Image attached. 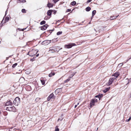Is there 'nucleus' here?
Returning a JSON list of instances; mask_svg holds the SVG:
<instances>
[{
  "label": "nucleus",
  "instance_id": "nucleus-25",
  "mask_svg": "<svg viewBox=\"0 0 131 131\" xmlns=\"http://www.w3.org/2000/svg\"><path fill=\"white\" fill-rule=\"evenodd\" d=\"M46 21L45 20H43L40 23V24L41 25H42L45 24Z\"/></svg>",
  "mask_w": 131,
  "mask_h": 131
},
{
  "label": "nucleus",
  "instance_id": "nucleus-37",
  "mask_svg": "<svg viewBox=\"0 0 131 131\" xmlns=\"http://www.w3.org/2000/svg\"><path fill=\"white\" fill-rule=\"evenodd\" d=\"M7 11H8V10H7V9L6 10V11L5 12V16H6V14H7Z\"/></svg>",
  "mask_w": 131,
  "mask_h": 131
},
{
  "label": "nucleus",
  "instance_id": "nucleus-24",
  "mask_svg": "<svg viewBox=\"0 0 131 131\" xmlns=\"http://www.w3.org/2000/svg\"><path fill=\"white\" fill-rule=\"evenodd\" d=\"M117 16H111L110 17V19H111V20H113V19H115L116 18Z\"/></svg>",
  "mask_w": 131,
  "mask_h": 131
},
{
  "label": "nucleus",
  "instance_id": "nucleus-31",
  "mask_svg": "<svg viewBox=\"0 0 131 131\" xmlns=\"http://www.w3.org/2000/svg\"><path fill=\"white\" fill-rule=\"evenodd\" d=\"M131 119V116H130V117H129V119H126V122H128Z\"/></svg>",
  "mask_w": 131,
  "mask_h": 131
},
{
  "label": "nucleus",
  "instance_id": "nucleus-12",
  "mask_svg": "<svg viewBox=\"0 0 131 131\" xmlns=\"http://www.w3.org/2000/svg\"><path fill=\"white\" fill-rule=\"evenodd\" d=\"M119 74L118 73H115L113 75V76H114V78H115V80H116V78H117L118 77L119 75Z\"/></svg>",
  "mask_w": 131,
  "mask_h": 131
},
{
  "label": "nucleus",
  "instance_id": "nucleus-17",
  "mask_svg": "<svg viewBox=\"0 0 131 131\" xmlns=\"http://www.w3.org/2000/svg\"><path fill=\"white\" fill-rule=\"evenodd\" d=\"M9 20V17L8 16H7L5 18V21L4 22V23H5L6 22H7Z\"/></svg>",
  "mask_w": 131,
  "mask_h": 131
},
{
  "label": "nucleus",
  "instance_id": "nucleus-51",
  "mask_svg": "<svg viewBox=\"0 0 131 131\" xmlns=\"http://www.w3.org/2000/svg\"><path fill=\"white\" fill-rule=\"evenodd\" d=\"M3 20L2 21V22L1 23V24H2L3 22Z\"/></svg>",
  "mask_w": 131,
  "mask_h": 131
},
{
  "label": "nucleus",
  "instance_id": "nucleus-4",
  "mask_svg": "<svg viewBox=\"0 0 131 131\" xmlns=\"http://www.w3.org/2000/svg\"><path fill=\"white\" fill-rule=\"evenodd\" d=\"M116 81V80H115V78H114V77L111 78L109 80L108 85H110L112 83H113L114 82H115Z\"/></svg>",
  "mask_w": 131,
  "mask_h": 131
},
{
  "label": "nucleus",
  "instance_id": "nucleus-6",
  "mask_svg": "<svg viewBox=\"0 0 131 131\" xmlns=\"http://www.w3.org/2000/svg\"><path fill=\"white\" fill-rule=\"evenodd\" d=\"M55 97V96L53 94H51L48 97L47 101H49L51 99H54Z\"/></svg>",
  "mask_w": 131,
  "mask_h": 131
},
{
  "label": "nucleus",
  "instance_id": "nucleus-16",
  "mask_svg": "<svg viewBox=\"0 0 131 131\" xmlns=\"http://www.w3.org/2000/svg\"><path fill=\"white\" fill-rule=\"evenodd\" d=\"M54 75H55L54 73L52 72L49 74L48 76L49 77H51L52 76Z\"/></svg>",
  "mask_w": 131,
  "mask_h": 131
},
{
  "label": "nucleus",
  "instance_id": "nucleus-27",
  "mask_svg": "<svg viewBox=\"0 0 131 131\" xmlns=\"http://www.w3.org/2000/svg\"><path fill=\"white\" fill-rule=\"evenodd\" d=\"M99 99L100 100L101 98L103 96V94H99Z\"/></svg>",
  "mask_w": 131,
  "mask_h": 131
},
{
  "label": "nucleus",
  "instance_id": "nucleus-50",
  "mask_svg": "<svg viewBox=\"0 0 131 131\" xmlns=\"http://www.w3.org/2000/svg\"><path fill=\"white\" fill-rule=\"evenodd\" d=\"M79 103H78L77 104V105H79Z\"/></svg>",
  "mask_w": 131,
  "mask_h": 131
},
{
  "label": "nucleus",
  "instance_id": "nucleus-34",
  "mask_svg": "<svg viewBox=\"0 0 131 131\" xmlns=\"http://www.w3.org/2000/svg\"><path fill=\"white\" fill-rule=\"evenodd\" d=\"M55 131H59V129L57 128V127H56Z\"/></svg>",
  "mask_w": 131,
  "mask_h": 131
},
{
  "label": "nucleus",
  "instance_id": "nucleus-52",
  "mask_svg": "<svg viewBox=\"0 0 131 131\" xmlns=\"http://www.w3.org/2000/svg\"><path fill=\"white\" fill-rule=\"evenodd\" d=\"M26 73L27 74H29V73H28V72H27V73Z\"/></svg>",
  "mask_w": 131,
  "mask_h": 131
},
{
  "label": "nucleus",
  "instance_id": "nucleus-39",
  "mask_svg": "<svg viewBox=\"0 0 131 131\" xmlns=\"http://www.w3.org/2000/svg\"><path fill=\"white\" fill-rule=\"evenodd\" d=\"M71 11V9H67V12H70Z\"/></svg>",
  "mask_w": 131,
  "mask_h": 131
},
{
  "label": "nucleus",
  "instance_id": "nucleus-36",
  "mask_svg": "<svg viewBox=\"0 0 131 131\" xmlns=\"http://www.w3.org/2000/svg\"><path fill=\"white\" fill-rule=\"evenodd\" d=\"M123 65V64L122 63H121L118 64V67H121Z\"/></svg>",
  "mask_w": 131,
  "mask_h": 131
},
{
  "label": "nucleus",
  "instance_id": "nucleus-45",
  "mask_svg": "<svg viewBox=\"0 0 131 131\" xmlns=\"http://www.w3.org/2000/svg\"><path fill=\"white\" fill-rule=\"evenodd\" d=\"M77 105H75V106H74V108H75L76 107H77Z\"/></svg>",
  "mask_w": 131,
  "mask_h": 131
},
{
  "label": "nucleus",
  "instance_id": "nucleus-21",
  "mask_svg": "<svg viewBox=\"0 0 131 131\" xmlns=\"http://www.w3.org/2000/svg\"><path fill=\"white\" fill-rule=\"evenodd\" d=\"M62 116L63 115L62 114L61 116H60V118L58 119V121H62V120L63 119V118L62 117Z\"/></svg>",
  "mask_w": 131,
  "mask_h": 131
},
{
  "label": "nucleus",
  "instance_id": "nucleus-41",
  "mask_svg": "<svg viewBox=\"0 0 131 131\" xmlns=\"http://www.w3.org/2000/svg\"><path fill=\"white\" fill-rule=\"evenodd\" d=\"M74 75V74H72V75L71 76H70V77H69V78H70H70H72V77H73V76Z\"/></svg>",
  "mask_w": 131,
  "mask_h": 131
},
{
  "label": "nucleus",
  "instance_id": "nucleus-48",
  "mask_svg": "<svg viewBox=\"0 0 131 131\" xmlns=\"http://www.w3.org/2000/svg\"><path fill=\"white\" fill-rule=\"evenodd\" d=\"M39 54H37V55H36V56H37V57H38V56H39Z\"/></svg>",
  "mask_w": 131,
  "mask_h": 131
},
{
  "label": "nucleus",
  "instance_id": "nucleus-32",
  "mask_svg": "<svg viewBox=\"0 0 131 131\" xmlns=\"http://www.w3.org/2000/svg\"><path fill=\"white\" fill-rule=\"evenodd\" d=\"M21 11L23 13H25L26 12L25 9H22Z\"/></svg>",
  "mask_w": 131,
  "mask_h": 131
},
{
  "label": "nucleus",
  "instance_id": "nucleus-20",
  "mask_svg": "<svg viewBox=\"0 0 131 131\" xmlns=\"http://www.w3.org/2000/svg\"><path fill=\"white\" fill-rule=\"evenodd\" d=\"M91 8L89 7H86L85 8V10L86 11L89 12Z\"/></svg>",
  "mask_w": 131,
  "mask_h": 131
},
{
  "label": "nucleus",
  "instance_id": "nucleus-14",
  "mask_svg": "<svg viewBox=\"0 0 131 131\" xmlns=\"http://www.w3.org/2000/svg\"><path fill=\"white\" fill-rule=\"evenodd\" d=\"M12 103H11L10 101H8L6 103V106L11 105Z\"/></svg>",
  "mask_w": 131,
  "mask_h": 131
},
{
  "label": "nucleus",
  "instance_id": "nucleus-47",
  "mask_svg": "<svg viewBox=\"0 0 131 131\" xmlns=\"http://www.w3.org/2000/svg\"><path fill=\"white\" fill-rule=\"evenodd\" d=\"M60 21H61V20H58V22H60Z\"/></svg>",
  "mask_w": 131,
  "mask_h": 131
},
{
  "label": "nucleus",
  "instance_id": "nucleus-9",
  "mask_svg": "<svg viewBox=\"0 0 131 131\" xmlns=\"http://www.w3.org/2000/svg\"><path fill=\"white\" fill-rule=\"evenodd\" d=\"M48 26V25L46 24V25L41 26V29L42 30H45L47 28Z\"/></svg>",
  "mask_w": 131,
  "mask_h": 131
},
{
  "label": "nucleus",
  "instance_id": "nucleus-5",
  "mask_svg": "<svg viewBox=\"0 0 131 131\" xmlns=\"http://www.w3.org/2000/svg\"><path fill=\"white\" fill-rule=\"evenodd\" d=\"M59 48L58 46H56V48L55 50H53L51 51H49V53H54L56 52H58L61 49H62V48H60V49H59L58 50H57V49L58 48Z\"/></svg>",
  "mask_w": 131,
  "mask_h": 131
},
{
  "label": "nucleus",
  "instance_id": "nucleus-18",
  "mask_svg": "<svg viewBox=\"0 0 131 131\" xmlns=\"http://www.w3.org/2000/svg\"><path fill=\"white\" fill-rule=\"evenodd\" d=\"M26 2L25 0H18L17 1V2L19 3L20 2H22V3H24Z\"/></svg>",
  "mask_w": 131,
  "mask_h": 131
},
{
  "label": "nucleus",
  "instance_id": "nucleus-40",
  "mask_svg": "<svg viewBox=\"0 0 131 131\" xmlns=\"http://www.w3.org/2000/svg\"><path fill=\"white\" fill-rule=\"evenodd\" d=\"M34 58H33L32 59H30V61H34Z\"/></svg>",
  "mask_w": 131,
  "mask_h": 131
},
{
  "label": "nucleus",
  "instance_id": "nucleus-49",
  "mask_svg": "<svg viewBox=\"0 0 131 131\" xmlns=\"http://www.w3.org/2000/svg\"><path fill=\"white\" fill-rule=\"evenodd\" d=\"M131 58H130L128 60H127V61L128 60H129L130 59H131Z\"/></svg>",
  "mask_w": 131,
  "mask_h": 131
},
{
  "label": "nucleus",
  "instance_id": "nucleus-10",
  "mask_svg": "<svg viewBox=\"0 0 131 131\" xmlns=\"http://www.w3.org/2000/svg\"><path fill=\"white\" fill-rule=\"evenodd\" d=\"M54 6L53 4H52L48 2V3L47 4V6L50 8V7H52Z\"/></svg>",
  "mask_w": 131,
  "mask_h": 131
},
{
  "label": "nucleus",
  "instance_id": "nucleus-28",
  "mask_svg": "<svg viewBox=\"0 0 131 131\" xmlns=\"http://www.w3.org/2000/svg\"><path fill=\"white\" fill-rule=\"evenodd\" d=\"M70 80V78H69L67 79V80H65L64 81V82L65 83H67L68 81H69Z\"/></svg>",
  "mask_w": 131,
  "mask_h": 131
},
{
  "label": "nucleus",
  "instance_id": "nucleus-2",
  "mask_svg": "<svg viewBox=\"0 0 131 131\" xmlns=\"http://www.w3.org/2000/svg\"><path fill=\"white\" fill-rule=\"evenodd\" d=\"M6 109L7 110L14 112H15L16 111V109L15 107L14 106L7 107L6 108Z\"/></svg>",
  "mask_w": 131,
  "mask_h": 131
},
{
  "label": "nucleus",
  "instance_id": "nucleus-30",
  "mask_svg": "<svg viewBox=\"0 0 131 131\" xmlns=\"http://www.w3.org/2000/svg\"><path fill=\"white\" fill-rule=\"evenodd\" d=\"M52 12H53V14L55 15V14L57 12V11L54 10H52Z\"/></svg>",
  "mask_w": 131,
  "mask_h": 131
},
{
  "label": "nucleus",
  "instance_id": "nucleus-38",
  "mask_svg": "<svg viewBox=\"0 0 131 131\" xmlns=\"http://www.w3.org/2000/svg\"><path fill=\"white\" fill-rule=\"evenodd\" d=\"M92 0H88L87 2V3H89V2H91V1H92Z\"/></svg>",
  "mask_w": 131,
  "mask_h": 131
},
{
  "label": "nucleus",
  "instance_id": "nucleus-35",
  "mask_svg": "<svg viewBox=\"0 0 131 131\" xmlns=\"http://www.w3.org/2000/svg\"><path fill=\"white\" fill-rule=\"evenodd\" d=\"M59 1V0H53V1L54 2V3H56Z\"/></svg>",
  "mask_w": 131,
  "mask_h": 131
},
{
  "label": "nucleus",
  "instance_id": "nucleus-29",
  "mask_svg": "<svg viewBox=\"0 0 131 131\" xmlns=\"http://www.w3.org/2000/svg\"><path fill=\"white\" fill-rule=\"evenodd\" d=\"M17 63H16L14 64H13L12 65V67L13 68H14L15 67L17 66Z\"/></svg>",
  "mask_w": 131,
  "mask_h": 131
},
{
  "label": "nucleus",
  "instance_id": "nucleus-46",
  "mask_svg": "<svg viewBox=\"0 0 131 131\" xmlns=\"http://www.w3.org/2000/svg\"><path fill=\"white\" fill-rule=\"evenodd\" d=\"M129 81H130V82L131 81V78H130V79H129Z\"/></svg>",
  "mask_w": 131,
  "mask_h": 131
},
{
  "label": "nucleus",
  "instance_id": "nucleus-42",
  "mask_svg": "<svg viewBox=\"0 0 131 131\" xmlns=\"http://www.w3.org/2000/svg\"><path fill=\"white\" fill-rule=\"evenodd\" d=\"M99 95H96L95 97H98V98L99 99Z\"/></svg>",
  "mask_w": 131,
  "mask_h": 131
},
{
  "label": "nucleus",
  "instance_id": "nucleus-23",
  "mask_svg": "<svg viewBox=\"0 0 131 131\" xmlns=\"http://www.w3.org/2000/svg\"><path fill=\"white\" fill-rule=\"evenodd\" d=\"M96 13V11L95 10H93L92 13V17H93L94 15Z\"/></svg>",
  "mask_w": 131,
  "mask_h": 131
},
{
  "label": "nucleus",
  "instance_id": "nucleus-22",
  "mask_svg": "<svg viewBox=\"0 0 131 131\" xmlns=\"http://www.w3.org/2000/svg\"><path fill=\"white\" fill-rule=\"evenodd\" d=\"M76 2L75 1H74L71 2V4L72 6H74L76 5Z\"/></svg>",
  "mask_w": 131,
  "mask_h": 131
},
{
  "label": "nucleus",
  "instance_id": "nucleus-13",
  "mask_svg": "<svg viewBox=\"0 0 131 131\" xmlns=\"http://www.w3.org/2000/svg\"><path fill=\"white\" fill-rule=\"evenodd\" d=\"M52 12V10H49L48 11L47 14V15L48 16H50L51 15Z\"/></svg>",
  "mask_w": 131,
  "mask_h": 131
},
{
  "label": "nucleus",
  "instance_id": "nucleus-44",
  "mask_svg": "<svg viewBox=\"0 0 131 131\" xmlns=\"http://www.w3.org/2000/svg\"><path fill=\"white\" fill-rule=\"evenodd\" d=\"M30 55H29V56H33L34 55H35V54H34L33 55L32 54L31 55H30Z\"/></svg>",
  "mask_w": 131,
  "mask_h": 131
},
{
  "label": "nucleus",
  "instance_id": "nucleus-8",
  "mask_svg": "<svg viewBox=\"0 0 131 131\" xmlns=\"http://www.w3.org/2000/svg\"><path fill=\"white\" fill-rule=\"evenodd\" d=\"M75 45V44H70L68 45H65V47L67 48H70L73 46Z\"/></svg>",
  "mask_w": 131,
  "mask_h": 131
},
{
  "label": "nucleus",
  "instance_id": "nucleus-15",
  "mask_svg": "<svg viewBox=\"0 0 131 131\" xmlns=\"http://www.w3.org/2000/svg\"><path fill=\"white\" fill-rule=\"evenodd\" d=\"M110 87L107 88L103 91V92L105 93L107 92L110 89Z\"/></svg>",
  "mask_w": 131,
  "mask_h": 131
},
{
  "label": "nucleus",
  "instance_id": "nucleus-43",
  "mask_svg": "<svg viewBox=\"0 0 131 131\" xmlns=\"http://www.w3.org/2000/svg\"><path fill=\"white\" fill-rule=\"evenodd\" d=\"M26 28H24L22 29V31H24L26 29Z\"/></svg>",
  "mask_w": 131,
  "mask_h": 131
},
{
  "label": "nucleus",
  "instance_id": "nucleus-7",
  "mask_svg": "<svg viewBox=\"0 0 131 131\" xmlns=\"http://www.w3.org/2000/svg\"><path fill=\"white\" fill-rule=\"evenodd\" d=\"M50 43V41L49 40H46L43 41L42 42V44L46 45H48Z\"/></svg>",
  "mask_w": 131,
  "mask_h": 131
},
{
  "label": "nucleus",
  "instance_id": "nucleus-26",
  "mask_svg": "<svg viewBox=\"0 0 131 131\" xmlns=\"http://www.w3.org/2000/svg\"><path fill=\"white\" fill-rule=\"evenodd\" d=\"M62 33V31H59L57 33V35H60Z\"/></svg>",
  "mask_w": 131,
  "mask_h": 131
},
{
  "label": "nucleus",
  "instance_id": "nucleus-53",
  "mask_svg": "<svg viewBox=\"0 0 131 131\" xmlns=\"http://www.w3.org/2000/svg\"><path fill=\"white\" fill-rule=\"evenodd\" d=\"M38 99V98H36V100H37V99Z\"/></svg>",
  "mask_w": 131,
  "mask_h": 131
},
{
  "label": "nucleus",
  "instance_id": "nucleus-19",
  "mask_svg": "<svg viewBox=\"0 0 131 131\" xmlns=\"http://www.w3.org/2000/svg\"><path fill=\"white\" fill-rule=\"evenodd\" d=\"M40 80L42 85H44L45 84V81L42 78H41L40 79Z\"/></svg>",
  "mask_w": 131,
  "mask_h": 131
},
{
  "label": "nucleus",
  "instance_id": "nucleus-1",
  "mask_svg": "<svg viewBox=\"0 0 131 131\" xmlns=\"http://www.w3.org/2000/svg\"><path fill=\"white\" fill-rule=\"evenodd\" d=\"M20 102V98L18 97H16L13 101L14 104L16 106H17Z\"/></svg>",
  "mask_w": 131,
  "mask_h": 131
},
{
  "label": "nucleus",
  "instance_id": "nucleus-33",
  "mask_svg": "<svg viewBox=\"0 0 131 131\" xmlns=\"http://www.w3.org/2000/svg\"><path fill=\"white\" fill-rule=\"evenodd\" d=\"M49 19L47 16H46L44 18V19L45 20H47Z\"/></svg>",
  "mask_w": 131,
  "mask_h": 131
},
{
  "label": "nucleus",
  "instance_id": "nucleus-3",
  "mask_svg": "<svg viewBox=\"0 0 131 131\" xmlns=\"http://www.w3.org/2000/svg\"><path fill=\"white\" fill-rule=\"evenodd\" d=\"M97 102V100L96 99H94L91 100V103L90 104V108L92 107L95 104V102Z\"/></svg>",
  "mask_w": 131,
  "mask_h": 131
},
{
  "label": "nucleus",
  "instance_id": "nucleus-11",
  "mask_svg": "<svg viewBox=\"0 0 131 131\" xmlns=\"http://www.w3.org/2000/svg\"><path fill=\"white\" fill-rule=\"evenodd\" d=\"M56 46H53L52 47H50L49 48V51H51L53 50H55L56 48Z\"/></svg>",
  "mask_w": 131,
  "mask_h": 131
}]
</instances>
